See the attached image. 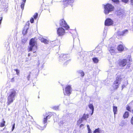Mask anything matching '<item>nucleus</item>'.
<instances>
[{
  "label": "nucleus",
  "mask_w": 133,
  "mask_h": 133,
  "mask_svg": "<svg viewBox=\"0 0 133 133\" xmlns=\"http://www.w3.org/2000/svg\"><path fill=\"white\" fill-rule=\"evenodd\" d=\"M36 42L35 39H32L30 42V45L28 48L29 51H32L34 53L35 52L37 49Z\"/></svg>",
  "instance_id": "2"
},
{
  "label": "nucleus",
  "mask_w": 133,
  "mask_h": 133,
  "mask_svg": "<svg viewBox=\"0 0 133 133\" xmlns=\"http://www.w3.org/2000/svg\"><path fill=\"white\" fill-rule=\"evenodd\" d=\"M34 19L33 17H32L30 19V22L31 23H32L34 22Z\"/></svg>",
  "instance_id": "29"
},
{
  "label": "nucleus",
  "mask_w": 133,
  "mask_h": 133,
  "mask_svg": "<svg viewBox=\"0 0 133 133\" xmlns=\"http://www.w3.org/2000/svg\"><path fill=\"white\" fill-rule=\"evenodd\" d=\"M38 15V14L37 13H36L34 14V15L33 16V17L35 19H36L37 18Z\"/></svg>",
  "instance_id": "27"
},
{
  "label": "nucleus",
  "mask_w": 133,
  "mask_h": 133,
  "mask_svg": "<svg viewBox=\"0 0 133 133\" xmlns=\"http://www.w3.org/2000/svg\"><path fill=\"white\" fill-rule=\"evenodd\" d=\"M15 123H14V124L13 125L12 127V131L13 130H14V128H15Z\"/></svg>",
  "instance_id": "35"
},
{
  "label": "nucleus",
  "mask_w": 133,
  "mask_h": 133,
  "mask_svg": "<svg viewBox=\"0 0 133 133\" xmlns=\"http://www.w3.org/2000/svg\"><path fill=\"white\" fill-rule=\"evenodd\" d=\"M39 127H38V128L39 129H42V128H41V127H40V126H39Z\"/></svg>",
  "instance_id": "44"
},
{
  "label": "nucleus",
  "mask_w": 133,
  "mask_h": 133,
  "mask_svg": "<svg viewBox=\"0 0 133 133\" xmlns=\"http://www.w3.org/2000/svg\"><path fill=\"white\" fill-rule=\"evenodd\" d=\"M117 49L118 51H122L123 50L124 47L123 45H120L118 46Z\"/></svg>",
  "instance_id": "14"
},
{
  "label": "nucleus",
  "mask_w": 133,
  "mask_h": 133,
  "mask_svg": "<svg viewBox=\"0 0 133 133\" xmlns=\"http://www.w3.org/2000/svg\"><path fill=\"white\" fill-rule=\"evenodd\" d=\"M89 117V115L87 114H84L81 118V120L82 121L84 120H86L87 118Z\"/></svg>",
  "instance_id": "17"
},
{
  "label": "nucleus",
  "mask_w": 133,
  "mask_h": 133,
  "mask_svg": "<svg viewBox=\"0 0 133 133\" xmlns=\"http://www.w3.org/2000/svg\"><path fill=\"white\" fill-rule=\"evenodd\" d=\"M113 24V21L109 18L106 19L105 22V25L106 26H109L112 25Z\"/></svg>",
  "instance_id": "7"
},
{
  "label": "nucleus",
  "mask_w": 133,
  "mask_h": 133,
  "mask_svg": "<svg viewBox=\"0 0 133 133\" xmlns=\"http://www.w3.org/2000/svg\"><path fill=\"white\" fill-rule=\"evenodd\" d=\"M40 40L42 42L44 43L45 44H48L49 42V41L48 40L43 38H41Z\"/></svg>",
  "instance_id": "16"
},
{
  "label": "nucleus",
  "mask_w": 133,
  "mask_h": 133,
  "mask_svg": "<svg viewBox=\"0 0 133 133\" xmlns=\"http://www.w3.org/2000/svg\"><path fill=\"white\" fill-rule=\"evenodd\" d=\"M16 96L15 92H10L7 99V105H9L12 103L15 99V97Z\"/></svg>",
  "instance_id": "4"
},
{
  "label": "nucleus",
  "mask_w": 133,
  "mask_h": 133,
  "mask_svg": "<svg viewBox=\"0 0 133 133\" xmlns=\"http://www.w3.org/2000/svg\"><path fill=\"white\" fill-rule=\"evenodd\" d=\"M104 12L105 14H108L110 12L113 11L114 9V6L109 3L104 5Z\"/></svg>",
  "instance_id": "3"
},
{
  "label": "nucleus",
  "mask_w": 133,
  "mask_h": 133,
  "mask_svg": "<svg viewBox=\"0 0 133 133\" xmlns=\"http://www.w3.org/2000/svg\"><path fill=\"white\" fill-rule=\"evenodd\" d=\"M65 95H69L71 94L70 92H64Z\"/></svg>",
  "instance_id": "28"
},
{
  "label": "nucleus",
  "mask_w": 133,
  "mask_h": 133,
  "mask_svg": "<svg viewBox=\"0 0 133 133\" xmlns=\"http://www.w3.org/2000/svg\"><path fill=\"white\" fill-rule=\"evenodd\" d=\"M28 25H26L24 28V29L23 31V34L24 35L27 32V30L29 28V22H28Z\"/></svg>",
  "instance_id": "10"
},
{
  "label": "nucleus",
  "mask_w": 133,
  "mask_h": 133,
  "mask_svg": "<svg viewBox=\"0 0 133 133\" xmlns=\"http://www.w3.org/2000/svg\"><path fill=\"white\" fill-rule=\"evenodd\" d=\"M132 113L133 114V109L132 110Z\"/></svg>",
  "instance_id": "50"
},
{
  "label": "nucleus",
  "mask_w": 133,
  "mask_h": 133,
  "mask_svg": "<svg viewBox=\"0 0 133 133\" xmlns=\"http://www.w3.org/2000/svg\"><path fill=\"white\" fill-rule=\"evenodd\" d=\"M125 87V86L124 85H122V89H123Z\"/></svg>",
  "instance_id": "42"
},
{
  "label": "nucleus",
  "mask_w": 133,
  "mask_h": 133,
  "mask_svg": "<svg viewBox=\"0 0 133 133\" xmlns=\"http://www.w3.org/2000/svg\"><path fill=\"white\" fill-rule=\"evenodd\" d=\"M74 1V0H64L63 3L64 6H66L68 4L72 3Z\"/></svg>",
  "instance_id": "9"
},
{
  "label": "nucleus",
  "mask_w": 133,
  "mask_h": 133,
  "mask_svg": "<svg viewBox=\"0 0 133 133\" xmlns=\"http://www.w3.org/2000/svg\"><path fill=\"white\" fill-rule=\"evenodd\" d=\"M127 61L126 59H123L120 62L119 65L121 66H125L127 64Z\"/></svg>",
  "instance_id": "11"
},
{
  "label": "nucleus",
  "mask_w": 133,
  "mask_h": 133,
  "mask_svg": "<svg viewBox=\"0 0 133 133\" xmlns=\"http://www.w3.org/2000/svg\"><path fill=\"white\" fill-rule=\"evenodd\" d=\"M89 108L92 110V111H94V107L93 105L92 104H90L89 105Z\"/></svg>",
  "instance_id": "24"
},
{
  "label": "nucleus",
  "mask_w": 133,
  "mask_h": 133,
  "mask_svg": "<svg viewBox=\"0 0 133 133\" xmlns=\"http://www.w3.org/2000/svg\"><path fill=\"white\" fill-rule=\"evenodd\" d=\"M26 0H23L22 2L21 3V9L23 10L24 9L25 4V3Z\"/></svg>",
  "instance_id": "19"
},
{
  "label": "nucleus",
  "mask_w": 133,
  "mask_h": 133,
  "mask_svg": "<svg viewBox=\"0 0 133 133\" xmlns=\"http://www.w3.org/2000/svg\"><path fill=\"white\" fill-rule=\"evenodd\" d=\"M107 31L106 30H104V36H105L107 34Z\"/></svg>",
  "instance_id": "32"
},
{
  "label": "nucleus",
  "mask_w": 133,
  "mask_h": 133,
  "mask_svg": "<svg viewBox=\"0 0 133 133\" xmlns=\"http://www.w3.org/2000/svg\"><path fill=\"white\" fill-rule=\"evenodd\" d=\"M30 53H29L28 54V56H30Z\"/></svg>",
  "instance_id": "49"
},
{
  "label": "nucleus",
  "mask_w": 133,
  "mask_h": 133,
  "mask_svg": "<svg viewBox=\"0 0 133 133\" xmlns=\"http://www.w3.org/2000/svg\"><path fill=\"white\" fill-rule=\"evenodd\" d=\"M15 70L16 71L17 74L18 75L19 73V71L17 69Z\"/></svg>",
  "instance_id": "33"
},
{
  "label": "nucleus",
  "mask_w": 133,
  "mask_h": 133,
  "mask_svg": "<svg viewBox=\"0 0 133 133\" xmlns=\"http://www.w3.org/2000/svg\"><path fill=\"white\" fill-rule=\"evenodd\" d=\"M58 107H55V108H54L55 109V110L58 109Z\"/></svg>",
  "instance_id": "41"
},
{
  "label": "nucleus",
  "mask_w": 133,
  "mask_h": 133,
  "mask_svg": "<svg viewBox=\"0 0 133 133\" xmlns=\"http://www.w3.org/2000/svg\"><path fill=\"white\" fill-rule=\"evenodd\" d=\"M60 24L61 27L58 29L57 32L59 36H61L64 35L65 30H68L69 27L63 19L60 21Z\"/></svg>",
  "instance_id": "1"
},
{
  "label": "nucleus",
  "mask_w": 133,
  "mask_h": 133,
  "mask_svg": "<svg viewBox=\"0 0 133 133\" xmlns=\"http://www.w3.org/2000/svg\"><path fill=\"white\" fill-rule=\"evenodd\" d=\"M120 33H122V31H118V32H117V34L119 35H120V34H119Z\"/></svg>",
  "instance_id": "38"
},
{
  "label": "nucleus",
  "mask_w": 133,
  "mask_h": 133,
  "mask_svg": "<svg viewBox=\"0 0 133 133\" xmlns=\"http://www.w3.org/2000/svg\"><path fill=\"white\" fill-rule=\"evenodd\" d=\"M69 57V56L68 55L62 54L59 56V61L60 62H62L64 60L68 59Z\"/></svg>",
  "instance_id": "6"
},
{
  "label": "nucleus",
  "mask_w": 133,
  "mask_h": 133,
  "mask_svg": "<svg viewBox=\"0 0 133 133\" xmlns=\"http://www.w3.org/2000/svg\"><path fill=\"white\" fill-rule=\"evenodd\" d=\"M131 4H133V0H130Z\"/></svg>",
  "instance_id": "39"
},
{
  "label": "nucleus",
  "mask_w": 133,
  "mask_h": 133,
  "mask_svg": "<svg viewBox=\"0 0 133 133\" xmlns=\"http://www.w3.org/2000/svg\"><path fill=\"white\" fill-rule=\"evenodd\" d=\"M116 14L119 17L124 16V12L122 10L117 11L116 12Z\"/></svg>",
  "instance_id": "8"
},
{
  "label": "nucleus",
  "mask_w": 133,
  "mask_h": 133,
  "mask_svg": "<svg viewBox=\"0 0 133 133\" xmlns=\"http://www.w3.org/2000/svg\"><path fill=\"white\" fill-rule=\"evenodd\" d=\"M93 112H94V111H92V113L91 114V115L93 114Z\"/></svg>",
  "instance_id": "48"
},
{
  "label": "nucleus",
  "mask_w": 133,
  "mask_h": 133,
  "mask_svg": "<svg viewBox=\"0 0 133 133\" xmlns=\"http://www.w3.org/2000/svg\"><path fill=\"white\" fill-rule=\"evenodd\" d=\"M93 61L95 63H98V59L97 58H94L92 59Z\"/></svg>",
  "instance_id": "23"
},
{
  "label": "nucleus",
  "mask_w": 133,
  "mask_h": 133,
  "mask_svg": "<svg viewBox=\"0 0 133 133\" xmlns=\"http://www.w3.org/2000/svg\"><path fill=\"white\" fill-rule=\"evenodd\" d=\"M128 31L127 30H125L122 31V33H120V35H124L128 33Z\"/></svg>",
  "instance_id": "22"
},
{
  "label": "nucleus",
  "mask_w": 133,
  "mask_h": 133,
  "mask_svg": "<svg viewBox=\"0 0 133 133\" xmlns=\"http://www.w3.org/2000/svg\"><path fill=\"white\" fill-rule=\"evenodd\" d=\"M73 38H74V36H73Z\"/></svg>",
  "instance_id": "52"
},
{
  "label": "nucleus",
  "mask_w": 133,
  "mask_h": 133,
  "mask_svg": "<svg viewBox=\"0 0 133 133\" xmlns=\"http://www.w3.org/2000/svg\"><path fill=\"white\" fill-rule=\"evenodd\" d=\"M88 133H91V130L90 128L88 129Z\"/></svg>",
  "instance_id": "36"
},
{
  "label": "nucleus",
  "mask_w": 133,
  "mask_h": 133,
  "mask_svg": "<svg viewBox=\"0 0 133 133\" xmlns=\"http://www.w3.org/2000/svg\"><path fill=\"white\" fill-rule=\"evenodd\" d=\"M72 90L71 86L70 85L66 86L65 88V91H71Z\"/></svg>",
  "instance_id": "15"
},
{
  "label": "nucleus",
  "mask_w": 133,
  "mask_h": 133,
  "mask_svg": "<svg viewBox=\"0 0 133 133\" xmlns=\"http://www.w3.org/2000/svg\"><path fill=\"white\" fill-rule=\"evenodd\" d=\"M112 1L114 2L118 3L119 2L118 0H112Z\"/></svg>",
  "instance_id": "31"
},
{
  "label": "nucleus",
  "mask_w": 133,
  "mask_h": 133,
  "mask_svg": "<svg viewBox=\"0 0 133 133\" xmlns=\"http://www.w3.org/2000/svg\"><path fill=\"white\" fill-rule=\"evenodd\" d=\"M129 59V60L130 61H131V59L130 58V56H129V59Z\"/></svg>",
  "instance_id": "40"
},
{
  "label": "nucleus",
  "mask_w": 133,
  "mask_h": 133,
  "mask_svg": "<svg viewBox=\"0 0 133 133\" xmlns=\"http://www.w3.org/2000/svg\"><path fill=\"white\" fill-rule=\"evenodd\" d=\"M51 117V116L50 115H46L45 116H44L43 120V123L45 124L47 122V119H49Z\"/></svg>",
  "instance_id": "13"
},
{
  "label": "nucleus",
  "mask_w": 133,
  "mask_h": 133,
  "mask_svg": "<svg viewBox=\"0 0 133 133\" xmlns=\"http://www.w3.org/2000/svg\"><path fill=\"white\" fill-rule=\"evenodd\" d=\"M87 127L88 129L90 128V127H89V126L88 125H87Z\"/></svg>",
  "instance_id": "46"
},
{
  "label": "nucleus",
  "mask_w": 133,
  "mask_h": 133,
  "mask_svg": "<svg viewBox=\"0 0 133 133\" xmlns=\"http://www.w3.org/2000/svg\"><path fill=\"white\" fill-rule=\"evenodd\" d=\"M102 130L100 128H98L97 129H96L94 131V133H101Z\"/></svg>",
  "instance_id": "18"
},
{
  "label": "nucleus",
  "mask_w": 133,
  "mask_h": 133,
  "mask_svg": "<svg viewBox=\"0 0 133 133\" xmlns=\"http://www.w3.org/2000/svg\"><path fill=\"white\" fill-rule=\"evenodd\" d=\"M127 110H128L130 111V108L129 106H128L126 108Z\"/></svg>",
  "instance_id": "30"
},
{
  "label": "nucleus",
  "mask_w": 133,
  "mask_h": 133,
  "mask_svg": "<svg viewBox=\"0 0 133 133\" xmlns=\"http://www.w3.org/2000/svg\"><path fill=\"white\" fill-rule=\"evenodd\" d=\"M2 17H0V21L1 22V21H2Z\"/></svg>",
  "instance_id": "45"
},
{
  "label": "nucleus",
  "mask_w": 133,
  "mask_h": 133,
  "mask_svg": "<svg viewBox=\"0 0 133 133\" xmlns=\"http://www.w3.org/2000/svg\"><path fill=\"white\" fill-rule=\"evenodd\" d=\"M3 121L1 123L0 126L1 127H4L5 125V121H4V119H3Z\"/></svg>",
  "instance_id": "25"
},
{
  "label": "nucleus",
  "mask_w": 133,
  "mask_h": 133,
  "mask_svg": "<svg viewBox=\"0 0 133 133\" xmlns=\"http://www.w3.org/2000/svg\"><path fill=\"white\" fill-rule=\"evenodd\" d=\"M78 74H81V76L82 77H83L84 75V73L83 72L82 70H79L77 71Z\"/></svg>",
  "instance_id": "21"
},
{
  "label": "nucleus",
  "mask_w": 133,
  "mask_h": 133,
  "mask_svg": "<svg viewBox=\"0 0 133 133\" xmlns=\"http://www.w3.org/2000/svg\"><path fill=\"white\" fill-rule=\"evenodd\" d=\"M108 50L112 55H113L115 53V49L113 47H110L108 48Z\"/></svg>",
  "instance_id": "12"
},
{
  "label": "nucleus",
  "mask_w": 133,
  "mask_h": 133,
  "mask_svg": "<svg viewBox=\"0 0 133 133\" xmlns=\"http://www.w3.org/2000/svg\"><path fill=\"white\" fill-rule=\"evenodd\" d=\"M83 126V124H81L80 126V127H81L82 126Z\"/></svg>",
  "instance_id": "47"
},
{
  "label": "nucleus",
  "mask_w": 133,
  "mask_h": 133,
  "mask_svg": "<svg viewBox=\"0 0 133 133\" xmlns=\"http://www.w3.org/2000/svg\"><path fill=\"white\" fill-rule=\"evenodd\" d=\"M129 116V112L128 111H126L123 115V117L124 118H128Z\"/></svg>",
  "instance_id": "20"
},
{
  "label": "nucleus",
  "mask_w": 133,
  "mask_h": 133,
  "mask_svg": "<svg viewBox=\"0 0 133 133\" xmlns=\"http://www.w3.org/2000/svg\"><path fill=\"white\" fill-rule=\"evenodd\" d=\"M122 1L124 3H127L128 1L129 0H122Z\"/></svg>",
  "instance_id": "34"
},
{
  "label": "nucleus",
  "mask_w": 133,
  "mask_h": 133,
  "mask_svg": "<svg viewBox=\"0 0 133 133\" xmlns=\"http://www.w3.org/2000/svg\"><path fill=\"white\" fill-rule=\"evenodd\" d=\"M121 78L119 77L117 78L116 80L115 81L113 84L112 87L114 89H116L118 87V85L120 84Z\"/></svg>",
  "instance_id": "5"
},
{
  "label": "nucleus",
  "mask_w": 133,
  "mask_h": 133,
  "mask_svg": "<svg viewBox=\"0 0 133 133\" xmlns=\"http://www.w3.org/2000/svg\"><path fill=\"white\" fill-rule=\"evenodd\" d=\"M117 111V107L115 106L113 107V111L115 115L116 114V112Z\"/></svg>",
  "instance_id": "26"
},
{
  "label": "nucleus",
  "mask_w": 133,
  "mask_h": 133,
  "mask_svg": "<svg viewBox=\"0 0 133 133\" xmlns=\"http://www.w3.org/2000/svg\"><path fill=\"white\" fill-rule=\"evenodd\" d=\"M131 122L132 124H133V117H132L131 118Z\"/></svg>",
  "instance_id": "37"
},
{
  "label": "nucleus",
  "mask_w": 133,
  "mask_h": 133,
  "mask_svg": "<svg viewBox=\"0 0 133 133\" xmlns=\"http://www.w3.org/2000/svg\"><path fill=\"white\" fill-rule=\"evenodd\" d=\"M98 52L100 54H101L102 53V51L101 50H99Z\"/></svg>",
  "instance_id": "43"
},
{
  "label": "nucleus",
  "mask_w": 133,
  "mask_h": 133,
  "mask_svg": "<svg viewBox=\"0 0 133 133\" xmlns=\"http://www.w3.org/2000/svg\"><path fill=\"white\" fill-rule=\"evenodd\" d=\"M38 98H39V96H38Z\"/></svg>",
  "instance_id": "51"
}]
</instances>
